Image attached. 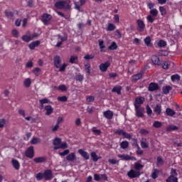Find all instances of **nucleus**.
I'll list each match as a JSON object with an SVG mask.
<instances>
[{
  "label": "nucleus",
  "mask_w": 182,
  "mask_h": 182,
  "mask_svg": "<svg viewBox=\"0 0 182 182\" xmlns=\"http://www.w3.org/2000/svg\"><path fill=\"white\" fill-rule=\"evenodd\" d=\"M26 156L28 159H33V156H35V151L33 150V146H31L28 148L26 151Z\"/></svg>",
  "instance_id": "9"
},
{
  "label": "nucleus",
  "mask_w": 182,
  "mask_h": 182,
  "mask_svg": "<svg viewBox=\"0 0 182 182\" xmlns=\"http://www.w3.org/2000/svg\"><path fill=\"white\" fill-rule=\"evenodd\" d=\"M5 14L8 18H12L14 16V14L11 11H6Z\"/></svg>",
  "instance_id": "60"
},
{
  "label": "nucleus",
  "mask_w": 182,
  "mask_h": 182,
  "mask_svg": "<svg viewBox=\"0 0 182 182\" xmlns=\"http://www.w3.org/2000/svg\"><path fill=\"white\" fill-rule=\"evenodd\" d=\"M78 153L85 160H89V159H90V155L89 154V153L85 151L83 149H79Z\"/></svg>",
  "instance_id": "14"
},
{
  "label": "nucleus",
  "mask_w": 182,
  "mask_h": 182,
  "mask_svg": "<svg viewBox=\"0 0 182 182\" xmlns=\"http://www.w3.org/2000/svg\"><path fill=\"white\" fill-rule=\"evenodd\" d=\"M157 166L160 167V166H163L164 164V161L163 160V158L161 156H158L157 157Z\"/></svg>",
  "instance_id": "43"
},
{
  "label": "nucleus",
  "mask_w": 182,
  "mask_h": 182,
  "mask_svg": "<svg viewBox=\"0 0 182 182\" xmlns=\"http://www.w3.org/2000/svg\"><path fill=\"white\" fill-rule=\"evenodd\" d=\"M55 6L58 9H70V5H69V3L66 1H57L55 4Z\"/></svg>",
  "instance_id": "4"
},
{
  "label": "nucleus",
  "mask_w": 182,
  "mask_h": 182,
  "mask_svg": "<svg viewBox=\"0 0 182 182\" xmlns=\"http://www.w3.org/2000/svg\"><path fill=\"white\" fill-rule=\"evenodd\" d=\"M166 132H174L176 130H178V128L176 125H168L166 128Z\"/></svg>",
  "instance_id": "26"
},
{
  "label": "nucleus",
  "mask_w": 182,
  "mask_h": 182,
  "mask_svg": "<svg viewBox=\"0 0 182 182\" xmlns=\"http://www.w3.org/2000/svg\"><path fill=\"white\" fill-rule=\"evenodd\" d=\"M114 21L116 23H119V22H120V17L119 16V15L115 14L114 16Z\"/></svg>",
  "instance_id": "59"
},
{
  "label": "nucleus",
  "mask_w": 182,
  "mask_h": 182,
  "mask_svg": "<svg viewBox=\"0 0 182 182\" xmlns=\"http://www.w3.org/2000/svg\"><path fill=\"white\" fill-rule=\"evenodd\" d=\"M36 178L38 180V181H41L42 178H44V174L42 173H38L36 175Z\"/></svg>",
  "instance_id": "48"
},
{
  "label": "nucleus",
  "mask_w": 182,
  "mask_h": 182,
  "mask_svg": "<svg viewBox=\"0 0 182 182\" xmlns=\"http://www.w3.org/2000/svg\"><path fill=\"white\" fill-rule=\"evenodd\" d=\"M44 174V179L46 181H49L50 180V178H52V171L50 169H47L44 171L43 173Z\"/></svg>",
  "instance_id": "13"
},
{
  "label": "nucleus",
  "mask_w": 182,
  "mask_h": 182,
  "mask_svg": "<svg viewBox=\"0 0 182 182\" xmlns=\"http://www.w3.org/2000/svg\"><path fill=\"white\" fill-rule=\"evenodd\" d=\"M53 144L55 146L53 147L54 150H59V149H68V144L66 142L62 143V139L59 137H55L53 141Z\"/></svg>",
  "instance_id": "2"
},
{
  "label": "nucleus",
  "mask_w": 182,
  "mask_h": 182,
  "mask_svg": "<svg viewBox=\"0 0 182 182\" xmlns=\"http://www.w3.org/2000/svg\"><path fill=\"white\" fill-rule=\"evenodd\" d=\"M144 42L147 46H153V44H151V38H150V36H147L146 38H144Z\"/></svg>",
  "instance_id": "31"
},
{
  "label": "nucleus",
  "mask_w": 182,
  "mask_h": 182,
  "mask_svg": "<svg viewBox=\"0 0 182 182\" xmlns=\"http://www.w3.org/2000/svg\"><path fill=\"white\" fill-rule=\"evenodd\" d=\"M166 113L167 114V116H171L173 117L174 116V114H176V112L173 109H171V108H167L166 109Z\"/></svg>",
  "instance_id": "34"
},
{
  "label": "nucleus",
  "mask_w": 182,
  "mask_h": 182,
  "mask_svg": "<svg viewBox=\"0 0 182 182\" xmlns=\"http://www.w3.org/2000/svg\"><path fill=\"white\" fill-rule=\"evenodd\" d=\"M181 77L178 74H175L171 76V80L173 82H178L180 80Z\"/></svg>",
  "instance_id": "37"
},
{
  "label": "nucleus",
  "mask_w": 182,
  "mask_h": 182,
  "mask_svg": "<svg viewBox=\"0 0 182 182\" xmlns=\"http://www.w3.org/2000/svg\"><path fill=\"white\" fill-rule=\"evenodd\" d=\"M146 114L148 116H151V114H153V110L149 105L146 106Z\"/></svg>",
  "instance_id": "55"
},
{
  "label": "nucleus",
  "mask_w": 182,
  "mask_h": 182,
  "mask_svg": "<svg viewBox=\"0 0 182 182\" xmlns=\"http://www.w3.org/2000/svg\"><path fill=\"white\" fill-rule=\"evenodd\" d=\"M149 92H154V90H159V85L151 82L149 85Z\"/></svg>",
  "instance_id": "16"
},
{
  "label": "nucleus",
  "mask_w": 182,
  "mask_h": 182,
  "mask_svg": "<svg viewBox=\"0 0 182 182\" xmlns=\"http://www.w3.org/2000/svg\"><path fill=\"white\" fill-rule=\"evenodd\" d=\"M46 159L45 157H37L33 159L35 163H43Z\"/></svg>",
  "instance_id": "41"
},
{
  "label": "nucleus",
  "mask_w": 182,
  "mask_h": 182,
  "mask_svg": "<svg viewBox=\"0 0 182 182\" xmlns=\"http://www.w3.org/2000/svg\"><path fill=\"white\" fill-rule=\"evenodd\" d=\"M77 59V56L76 55H72L70 58V63H75V60H76Z\"/></svg>",
  "instance_id": "58"
},
{
  "label": "nucleus",
  "mask_w": 182,
  "mask_h": 182,
  "mask_svg": "<svg viewBox=\"0 0 182 182\" xmlns=\"http://www.w3.org/2000/svg\"><path fill=\"white\" fill-rule=\"evenodd\" d=\"M122 86L117 85L112 88V92L113 93H117L118 95H122Z\"/></svg>",
  "instance_id": "20"
},
{
  "label": "nucleus",
  "mask_w": 182,
  "mask_h": 182,
  "mask_svg": "<svg viewBox=\"0 0 182 182\" xmlns=\"http://www.w3.org/2000/svg\"><path fill=\"white\" fill-rule=\"evenodd\" d=\"M11 164L15 170H19V168H21V164H19V161L18 160L12 159Z\"/></svg>",
  "instance_id": "18"
},
{
  "label": "nucleus",
  "mask_w": 182,
  "mask_h": 182,
  "mask_svg": "<svg viewBox=\"0 0 182 182\" xmlns=\"http://www.w3.org/2000/svg\"><path fill=\"white\" fill-rule=\"evenodd\" d=\"M58 90H61V92H66V90H68V87L65 85H60L58 86Z\"/></svg>",
  "instance_id": "52"
},
{
  "label": "nucleus",
  "mask_w": 182,
  "mask_h": 182,
  "mask_svg": "<svg viewBox=\"0 0 182 182\" xmlns=\"http://www.w3.org/2000/svg\"><path fill=\"white\" fill-rule=\"evenodd\" d=\"M58 100L59 102H68V97L66 96H62V97H58Z\"/></svg>",
  "instance_id": "56"
},
{
  "label": "nucleus",
  "mask_w": 182,
  "mask_h": 182,
  "mask_svg": "<svg viewBox=\"0 0 182 182\" xmlns=\"http://www.w3.org/2000/svg\"><path fill=\"white\" fill-rule=\"evenodd\" d=\"M6 123V120L5 119H0V129H1V127H4Z\"/></svg>",
  "instance_id": "61"
},
{
  "label": "nucleus",
  "mask_w": 182,
  "mask_h": 182,
  "mask_svg": "<svg viewBox=\"0 0 182 182\" xmlns=\"http://www.w3.org/2000/svg\"><path fill=\"white\" fill-rule=\"evenodd\" d=\"M134 167L136 171H140V170H143V167H144V166L141 165L140 163H135Z\"/></svg>",
  "instance_id": "30"
},
{
  "label": "nucleus",
  "mask_w": 182,
  "mask_h": 182,
  "mask_svg": "<svg viewBox=\"0 0 182 182\" xmlns=\"http://www.w3.org/2000/svg\"><path fill=\"white\" fill-rule=\"evenodd\" d=\"M41 68H35L33 70V73H34V75L36 76H39L41 75Z\"/></svg>",
  "instance_id": "46"
},
{
  "label": "nucleus",
  "mask_w": 182,
  "mask_h": 182,
  "mask_svg": "<svg viewBox=\"0 0 182 182\" xmlns=\"http://www.w3.org/2000/svg\"><path fill=\"white\" fill-rule=\"evenodd\" d=\"M125 132L123 129H116L114 131L115 134H118L119 136H124Z\"/></svg>",
  "instance_id": "49"
},
{
  "label": "nucleus",
  "mask_w": 182,
  "mask_h": 182,
  "mask_svg": "<svg viewBox=\"0 0 182 182\" xmlns=\"http://www.w3.org/2000/svg\"><path fill=\"white\" fill-rule=\"evenodd\" d=\"M94 101H95V97H93V96L87 97V102H92Z\"/></svg>",
  "instance_id": "64"
},
{
  "label": "nucleus",
  "mask_w": 182,
  "mask_h": 182,
  "mask_svg": "<svg viewBox=\"0 0 182 182\" xmlns=\"http://www.w3.org/2000/svg\"><path fill=\"white\" fill-rule=\"evenodd\" d=\"M44 109L46 110V116H50V114L53 113V108L50 105L46 106Z\"/></svg>",
  "instance_id": "19"
},
{
  "label": "nucleus",
  "mask_w": 182,
  "mask_h": 182,
  "mask_svg": "<svg viewBox=\"0 0 182 182\" xmlns=\"http://www.w3.org/2000/svg\"><path fill=\"white\" fill-rule=\"evenodd\" d=\"M38 143H41V139L39 138L33 137L31 140V144H38Z\"/></svg>",
  "instance_id": "44"
},
{
  "label": "nucleus",
  "mask_w": 182,
  "mask_h": 182,
  "mask_svg": "<svg viewBox=\"0 0 182 182\" xmlns=\"http://www.w3.org/2000/svg\"><path fill=\"white\" fill-rule=\"evenodd\" d=\"M85 69L87 73H88V75H90V63H87L86 64H85Z\"/></svg>",
  "instance_id": "47"
},
{
  "label": "nucleus",
  "mask_w": 182,
  "mask_h": 182,
  "mask_svg": "<svg viewBox=\"0 0 182 182\" xmlns=\"http://www.w3.org/2000/svg\"><path fill=\"white\" fill-rule=\"evenodd\" d=\"M127 176L129 178H137L140 176V171L131 169L127 172Z\"/></svg>",
  "instance_id": "7"
},
{
  "label": "nucleus",
  "mask_w": 182,
  "mask_h": 182,
  "mask_svg": "<svg viewBox=\"0 0 182 182\" xmlns=\"http://www.w3.org/2000/svg\"><path fill=\"white\" fill-rule=\"evenodd\" d=\"M135 109V116L136 117H143L144 116V107H134Z\"/></svg>",
  "instance_id": "8"
},
{
  "label": "nucleus",
  "mask_w": 182,
  "mask_h": 182,
  "mask_svg": "<svg viewBox=\"0 0 182 182\" xmlns=\"http://www.w3.org/2000/svg\"><path fill=\"white\" fill-rule=\"evenodd\" d=\"M154 113H156V114H157V115L161 114V112H162V109H161V105H156L155 106V107L154 108Z\"/></svg>",
  "instance_id": "21"
},
{
  "label": "nucleus",
  "mask_w": 182,
  "mask_h": 182,
  "mask_svg": "<svg viewBox=\"0 0 182 182\" xmlns=\"http://www.w3.org/2000/svg\"><path fill=\"white\" fill-rule=\"evenodd\" d=\"M109 66H110V62L109 61H107L104 63H101L99 66L100 70H101V72H107Z\"/></svg>",
  "instance_id": "12"
},
{
  "label": "nucleus",
  "mask_w": 182,
  "mask_h": 182,
  "mask_svg": "<svg viewBox=\"0 0 182 182\" xmlns=\"http://www.w3.org/2000/svg\"><path fill=\"white\" fill-rule=\"evenodd\" d=\"M103 115L104 117H105V119H108V120L113 119V112L110 110H107L104 112Z\"/></svg>",
  "instance_id": "15"
},
{
  "label": "nucleus",
  "mask_w": 182,
  "mask_h": 182,
  "mask_svg": "<svg viewBox=\"0 0 182 182\" xmlns=\"http://www.w3.org/2000/svg\"><path fill=\"white\" fill-rule=\"evenodd\" d=\"M171 89H172L171 86L170 85H166L165 87H163L162 90H163L164 95H168Z\"/></svg>",
  "instance_id": "27"
},
{
  "label": "nucleus",
  "mask_w": 182,
  "mask_h": 182,
  "mask_svg": "<svg viewBox=\"0 0 182 182\" xmlns=\"http://www.w3.org/2000/svg\"><path fill=\"white\" fill-rule=\"evenodd\" d=\"M159 176V170L154 169V173L151 174V177L154 179L157 178V176Z\"/></svg>",
  "instance_id": "54"
},
{
  "label": "nucleus",
  "mask_w": 182,
  "mask_h": 182,
  "mask_svg": "<svg viewBox=\"0 0 182 182\" xmlns=\"http://www.w3.org/2000/svg\"><path fill=\"white\" fill-rule=\"evenodd\" d=\"M106 29L108 32H112V31H114V29H116V26H114V24L112 23H108Z\"/></svg>",
  "instance_id": "28"
},
{
  "label": "nucleus",
  "mask_w": 182,
  "mask_h": 182,
  "mask_svg": "<svg viewBox=\"0 0 182 182\" xmlns=\"http://www.w3.org/2000/svg\"><path fill=\"white\" fill-rule=\"evenodd\" d=\"M90 156L92 157L93 161H97L100 159V157H98L97 154L95 151L91 152Z\"/></svg>",
  "instance_id": "38"
},
{
  "label": "nucleus",
  "mask_w": 182,
  "mask_h": 182,
  "mask_svg": "<svg viewBox=\"0 0 182 182\" xmlns=\"http://www.w3.org/2000/svg\"><path fill=\"white\" fill-rule=\"evenodd\" d=\"M141 147L142 149H149V145H147V143H146L144 141H141Z\"/></svg>",
  "instance_id": "62"
},
{
  "label": "nucleus",
  "mask_w": 182,
  "mask_h": 182,
  "mask_svg": "<svg viewBox=\"0 0 182 182\" xmlns=\"http://www.w3.org/2000/svg\"><path fill=\"white\" fill-rule=\"evenodd\" d=\"M109 50H116L117 49V44L113 41L111 45L108 47Z\"/></svg>",
  "instance_id": "39"
},
{
  "label": "nucleus",
  "mask_w": 182,
  "mask_h": 182,
  "mask_svg": "<svg viewBox=\"0 0 182 182\" xmlns=\"http://www.w3.org/2000/svg\"><path fill=\"white\" fill-rule=\"evenodd\" d=\"M170 174V176L166 179V182H178L177 170L172 168Z\"/></svg>",
  "instance_id": "5"
},
{
  "label": "nucleus",
  "mask_w": 182,
  "mask_h": 182,
  "mask_svg": "<svg viewBox=\"0 0 182 182\" xmlns=\"http://www.w3.org/2000/svg\"><path fill=\"white\" fill-rule=\"evenodd\" d=\"M151 62L154 65H160V58L157 55H152Z\"/></svg>",
  "instance_id": "23"
},
{
  "label": "nucleus",
  "mask_w": 182,
  "mask_h": 182,
  "mask_svg": "<svg viewBox=\"0 0 182 182\" xmlns=\"http://www.w3.org/2000/svg\"><path fill=\"white\" fill-rule=\"evenodd\" d=\"M144 103V97H138L135 99V102H134V107H140L141 105Z\"/></svg>",
  "instance_id": "11"
},
{
  "label": "nucleus",
  "mask_w": 182,
  "mask_h": 182,
  "mask_svg": "<svg viewBox=\"0 0 182 182\" xmlns=\"http://www.w3.org/2000/svg\"><path fill=\"white\" fill-rule=\"evenodd\" d=\"M129 143L127 141H123L120 143L119 146L123 150H126V149H129Z\"/></svg>",
  "instance_id": "24"
},
{
  "label": "nucleus",
  "mask_w": 182,
  "mask_h": 182,
  "mask_svg": "<svg viewBox=\"0 0 182 182\" xmlns=\"http://www.w3.org/2000/svg\"><path fill=\"white\" fill-rule=\"evenodd\" d=\"M69 153H70V151H69V149H65L63 152H59V155L60 156H67V154H69Z\"/></svg>",
  "instance_id": "57"
},
{
  "label": "nucleus",
  "mask_w": 182,
  "mask_h": 182,
  "mask_svg": "<svg viewBox=\"0 0 182 182\" xmlns=\"http://www.w3.org/2000/svg\"><path fill=\"white\" fill-rule=\"evenodd\" d=\"M158 46H159V48H164V46H167V42L164 40H160L158 43Z\"/></svg>",
  "instance_id": "45"
},
{
  "label": "nucleus",
  "mask_w": 182,
  "mask_h": 182,
  "mask_svg": "<svg viewBox=\"0 0 182 182\" xmlns=\"http://www.w3.org/2000/svg\"><path fill=\"white\" fill-rule=\"evenodd\" d=\"M136 24H137V31H139V32H143V31H144V28H146L144 21H143L141 19H138L136 21Z\"/></svg>",
  "instance_id": "10"
},
{
  "label": "nucleus",
  "mask_w": 182,
  "mask_h": 182,
  "mask_svg": "<svg viewBox=\"0 0 182 182\" xmlns=\"http://www.w3.org/2000/svg\"><path fill=\"white\" fill-rule=\"evenodd\" d=\"M83 79H85V77H83V75H82V74H78L75 77V80H77L78 82H82Z\"/></svg>",
  "instance_id": "51"
},
{
  "label": "nucleus",
  "mask_w": 182,
  "mask_h": 182,
  "mask_svg": "<svg viewBox=\"0 0 182 182\" xmlns=\"http://www.w3.org/2000/svg\"><path fill=\"white\" fill-rule=\"evenodd\" d=\"M95 58V54H86L84 56V59L87 60V62H89V60H92V59Z\"/></svg>",
  "instance_id": "36"
},
{
  "label": "nucleus",
  "mask_w": 182,
  "mask_h": 182,
  "mask_svg": "<svg viewBox=\"0 0 182 182\" xmlns=\"http://www.w3.org/2000/svg\"><path fill=\"white\" fill-rule=\"evenodd\" d=\"M54 66L56 69H59V72H65L66 70V68H68V64L63 63L60 66V63H62V58L59 55H55L53 58Z\"/></svg>",
  "instance_id": "1"
},
{
  "label": "nucleus",
  "mask_w": 182,
  "mask_h": 182,
  "mask_svg": "<svg viewBox=\"0 0 182 182\" xmlns=\"http://www.w3.org/2000/svg\"><path fill=\"white\" fill-rule=\"evenodd\" d=\"M98 43H99L100 51L105 52V48H106V46H105V41H103L102 40H98Z\"/></svg>",
  "instance_id": "29"
},
{
  "label": "nucleus",
  "mask_w": 182,
  "mask_h": 182,
  "mask_svg": "<svg viewBox=\"0 0 182 182\" xmlns=\"http://www.w3.org/2000/svg\"><path fill=\"white\" fill-rule=\"evenodd\" d=\"M157 15H159V10L156 9H153L149 11V14L146 16V21L149 23H153L156 21V18H157Z\"/></svg>",
  "instance_id": "3"
},
{
  "label": "nucleus",
  "mask_w": 182,
  "mask_h": 182,
  "mask_svg": "<svg viewBox=\"0 0 182 182\" xmlns=\"http://www.w3.org/2000/svg\"><path fill=\"white\" fill-rule=\"evenodd\" d=\"M117 157L124 161H129V155L126 154H118Z\"/></svg>",
  "instance_id": "33"
},
{
  "label": "nucleus",
  "mask_w": 182,
  "mask_h": 182,
  "mask_svg": "<svg viewBox=\"0 0 182 182\" xmlns=\"http://www.w3.org/2000/svg\"><path fill=\"white\" fill-rule=\"evenodd\" d=\"M39 45H41V41H33V42L31 43L28 45V48H30V49L31 50H33V49L37 48V46H39Z\"/></svg>",
  "instance_id": "17"
},
{
  "label": "nucleus",
  "mask_w": 182,
  "mask_h": 182,
  "mask_svg": "<svg viewBox=\"0 0 182 182\" xmlns=\"http://www.w3.org/2000/svg\"><path fill=\"white\" fill-rule=\"evenodd\" d=\"M52 19V15L44 14L41 16V21L46 26L49 25L50 20Z\"/></svg>",
  "instance_id": "6"
},
{
  "label": "nucleus",
  "mask_w": 182,
  "mask_h": 182,
  "mask_svg": "<svg viewBox=\"0 0 182 182\" xmlns=\"http://www.w3.org/2000/svg\"><path fill=\"white\" fill-rule=\"evenodd\" d=\"M66 159L68 161H75L76 160V154L70 153L67 156Z\"/></svg>",
  "instance_id": "22"
},
{
  "label": "nucleus",
  "mask_w": 182,
  "mask_h": 182,
  "mask_svg": "<svg viewBox=\"0 0 182 182\" xmlns=\"http://www.w3.org/2000/svg\"><path fill=\"white\" fill-rule=\"evenodd\" d=\"M141 77H143V73H139L132 76V80L136 82L139 80V79H141Z\"/></svg>",
  "instance_id": "25"
},
{
  "label": "nucleus",
  "mask_w": 182,
  "mask_h": 182,
  "mask_svg": "<svg viewBox=\"0 0 182 182\" xmlns=\"http://www.w3.org/2000/svg\"><path fill=\"white\" fill-rule=\"evenodd\" d=\"M94 179L95 180V181H100V175H99L97 173H95Z\"/></svg>",
  "instance_id": "63"
},
{
  "label": "nucleus",
  "mask_w": 182,
  "mask_h": 182,
  "mask_svg": "<svg viewBox=\"0 0 182 182\" xmlns=\"http://www.w3.org/2000/svg\"><path fill=\"white\" fill-rule=\"evenodd\" d=\"M161 122L160 121H154L153 123V127H155V129H160L161 127Z\"/></svg>",
  "instance_id": "40"
},
{
  "label": "nucleus",
  "mask_w": 182,
  "mask_h": 182,
  "mask_svg": "<svg viewBox=\"0 0 182 182\" xmlns=\"http://www.w3.org/2000/svg\"><path fill=\"white\" fill-rule=\"evenodd\" d=\"M32 81L31 80V78H26L24 80L23 85L25 87H30Z\"/></svg>",
  "instance_id": "35"
},
{
  "label": "nucleus",
  "mask_w": 182,
  "mask_h": 182,
  "mask_svg": "<svg viewBox=\"0 0 182 182\" xmlns=\"http://www.w3.org/2000/svg\"><path fill=\"white\" fill-rule=\"evenodd\" d=\"M159 12H161V15L162 16H164V15H166V12L164 6H159Z\"/></svg>",
  "instance_id": "53"
},
{
  "label": "nucleus",
  "mask_w": 182,
  "mask_h": 182,
  "mask_svg": "<svg viewBox=\"0 0 182 182\" xmlns=\"http://www.w3.org/2000/svg\"><path fill=\"white\" fill-rule=\"evenodd\" d=\"M92 131L96 136H100V134H102V131L96 129L95 127H93Z\"/></svg>",
  "instance_id": "50"
},
{
  "label": "nucleus",
  "mask_w": 182,
  "mask_h": 182,
  "mask_svg": "<svg viewBox=\"0 0 182 182\" xmlns=\"http://www.w3.org/2000/svg\"><path fill=\"white\" fill-rule=\"evenodd\" d=\"M22 41H23V42H31V41H32V38L31 37V36H22Z\"/></svg>",
  "instance_id": "42"
},
{
  "label": "nucleus",
  "mask_w": 182,
  "mask_h": 182,
  "mask_svg": "<svg viewBox=\"0 0 182 182\" xmlns=\"http://www.w3.org/2000/svg\"><path fill=\"white\" fill-rule=\"evenodd\" d=\"M39 102L41 105V107H43L44 105H48V104L50 103V100H49L48 98H44V99L40 100Z\"/></svg>",
  "instance_id": "32"
}]
</instances>
